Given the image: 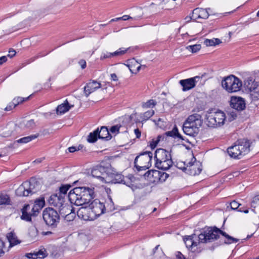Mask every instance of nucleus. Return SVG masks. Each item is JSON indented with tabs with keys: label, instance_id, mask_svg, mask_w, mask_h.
Instances as JSON below:
<instances>
[{
	"label": "nucleus",
	"instance_id": "obj_46",
	"mask_svg": "<svg viewBox=\"0 0 259 259\" xmlns=\"http://www.w3.org/2000/svg\"><path fill=\"white\" fill-rule=\"evenodd\" d=\"M168 177V174L165 172L161 173L160 172V174L159 176H157L156 179H158L160 181H165Z\"/></svg>",
	"mask_w": 259,
	"mask_h": 259
},
{
	"label": "nucleus",
	"instance_id": "obj_9",
	"mask_svg": "<svg viewBox=\"0 0 259 259\" xmlns=\"http://www.w3.org/2000/svg\"><path fill=\"white\" fill-rule=\"evenodd\" d=\"M183 170L186 173L191 176L199 175L202 170L201 163L196 160L195 157H193L191 161L189 162L186 166L183 168Z\"/></svg>",
	"mask_w": 259,
	"mask_h": 259
},
{
	"label": "nucleus",
	"instance_id": "obj_11",
	"mask_svg": "<svg viewBox=\"0 0 259 259\" xmlns=\"http://www.w3.org/2000/svg\"><path fill=\"white\" fill-rule=\"evenodd\" d=\"M48 201L50 205L58 208L60 212L63 207L68 205L65 204L64 197L58 194L51 195L48 199Z\"/></svg>",
	"mask_w": 259,
	"mask_h": 259
},
{
	"label": "nucleus",
	"instance_id": "obj_44",
	"mask_svg": "<svg viewBox=\"0 0 259 259\" xmlns=\"http://www.w3.org/2000/svg\"><path fill=\"white\" fill-rule=\"evenodd\" d=\"M113 57V53H103L100 57V60H102L107 58H111Z\"/></svg>",
	"mask_w": 259,
	"mask_h": 259
},
{
	"label": "nucleus",
	"instance_id": "obj_32",
	"mask_svg": "<svg viewBox=\"0 0 259 259\" xmlns=\"http://www.w3.org/2000/svg\"><path fill=\"white\" fill-rule=\"evenodd\" d=\"M156 105V102L153 100L150 99L148 100L146 102H143L142 104V107L143 108H152L154 107Z\"/></svg>",
	"mask_w": 259,
	"mask_h": 259
},
{
	"label": "nucleus",
	"instance_id": "obj_2",
	"mask_svg": "<svg viewBox=\"0 0 259 259\" xmlns=\"http://www.w3.org/2000/svg\"><path fill=\"white\" fill-rule=\"evenodd\" d=\"M202 120L201 115L194 113L189 115L184 121L183 130L185 134L190 136H195L202 126Z\"/></svg>",
	"mask_w": 259,
	"mask_h": 259
},
{
	"label": "nucleus",
	"instance_id": "obj_14",
	"mask_svg": "<svg viewBox=\"0 0 259 259\" xmlns=\"http://www.w3.org/2000/svg\"><path fill=\"white\" fill-rule=\"evenodd\" d=\"M202 77L196 76L194 77L189 78L180 80L179 83L183 87V91L190 90L195 87L196 83L198 82Z\"/></svg>",
	"mask_w": 259,
	"mask_h": 259
},
{
	"label": "nucleus",
	"instance_id": "obj_56",
	"mask_svg": "<svg viewBox=\"0 0 259 259\" xmlns=\"http://www.w3.org/2000/svg\"><path fill=\"white\" fill-rule=\"evenodd\" d=\"M259 201V195L255 196L253 197L252 201H251L252 205L253 204H256Z\"/></svg>",
	"mask_w": 259,
	"mask_h": 259
},
{
	"label": "nucleus",
	"instance_id": "obj_6",
	"mask_svg": "<svg viewBox=\"0 0 259 259\" xmlns=\"http://www.w3.org/2000/svg\"><path fill=\"white\" fill-rule=\"evenodd\" d=\"M42 217L46 225L52 228L56 227L59 223L60 215L53 208H45L43 211Z\"/></svg>",
	"mask_w": 259,
	"mask_h": 259
},
{
	"label": "nucleus",
	"instance_id": "obj_63",
	"mask_svg": "<svg viewBox=\"0 0 259 259\" xmlns=\"http://www.w3.org/2000/svg\"><path fill=\"white\" fill-rule=\"evenodd\" d=\"M111 78L112 80H113L114 81H116L118 79L117 76L116 75V74H115V73H112L111 74Z\"/></svg>",
	"mask_w": 259,
	"mask_h": 259
},
{
	"label": "nucleus",
	"instance_id": "obj_45",
	"mask_svg": "<svg viewBox=\"0 0 259 259\" xmlns=\"http://www.w3.org/2000/svg\"><path fill=\"white\" fill-rule=\"evenodd\" d=\"M226 238L227 239V240H225V243L227 244H230L233 242H237L238 241V239H235L229 235H228V236Z\"/></svg>",
	"mask_w": 259,
	"mask_h": 259
},
{
	"label": "nucleus",
	"instance_id": "obj_59",
	"mask_svg": "<svg viewBox=\"0 0 259 259\" xmlns=\"http://www.w3.org/2000/svg\"><path fill=\"white\" fill-rule=\"evenodd\" d=\"M134 133L137 138H139L141 137V132L138 128H136L134 130Z\"/></svg>",
	"mask_w": 259,
	"mask_h": 259
},
{
	"label": "nucleus",
	"instance_id": "obj_38",
	"mask_svg": "<svg viewBox=\"0 0 259 259\" xmlns=\"http://www.w3.org/2000/svg\"><path fill=\"white\" fill-rule=\"evenodd\" d=\"M45 200L44 198H40L39 199H36L34 205L36 206L38 209H41L42 208L45 206Z\"/></svg>",
	"mask_w": 259,
	"mask_h": 259
},
{
	"label": "nucleus",
	"instance_id": "obj_18",
	"mask_svg": "<svg viewBox=\"0 0 259 259\" xmlns=\"http://www.w3.org/2000/svg\"><path fill=\"white\" fill-rule=\"evenodd\" d=\"M61 215L64 217L65 220L67 222L73 221L76 216L73 208H71L69 205L65 206L63 208L61 209L60 212Z\"/></svg>",
	"mask_w": 259,
	"mask_h": 259
},
{
	"label": "nucleus",
	"instance_id": "obj_13",
	"mask_svg": "<svg viewBox=\"0 0 259 259\" xmlns=\"http://www.w3.org/2000/svg\"><path fill=\"white\" fill-rule=\"evenodd\" d=\"M78 217L84 221H92L95 219V215L94 214L89 205L81 207L77 211Z\"/></svg>",
	"mask_w": 259,
	"mask_h": 259
},
{
	"label": "nucleus",
	"instance_id": "obj_26",
	"mask_svg": "<svg viewBox=\"0 0 259 259\" xmlns=\"http://www.w3.org/2000/svg\"><path fill=\"white\" fill-rule=\"evenodd\" d=\"M70 108L71 107L69 106L68 102L66 100L64 103L61 104L57 107L56 111L57 114H61L69 111Z\"/></svg>",
	"mask_w": 259,
	"mask_h": 259
},
{
	"label": "nucleus",
	"instance_id": "obj_49",
	"mask_svg": "<svg viewBox=\"0 0 259 259\" xmlns=\"http://www.w3.org/2000/svg\"><path fill=\"white\" fill-rule=\"evenodd\" d=\"M26 127L31 128H33L35 126V123L33 120L31 119L27 122L25 124Z\"/></svg>",
	"mask_w": 259,
	"mask_h": 259
},
{
	"label": "nucleus",
	"instance_id": "obj_12",
	"mask_svg": "<svg viewBox=\"0 0 259 259\" xmlns=\"http://www.w3.org/2000/svg\"><path fill=\"white\" fill-rule=\"evenodd\" d=\"M89 205L94 214L95 215V219L105 211V205L98 199L94 200Z\"/></svg>",
	"mask_w": 259,
	"mask_h": 259
},
{
	"label": "nucleus",
	"instance_id": "obj_42",
	"mask_svg": "<svg viewBox=\"0 0 259 259\" xmlns=\"http://www.w3.org/2000/svg\"><path fill=\"white\" fill-rule=\"evenodd\" d=\"M29 97H28L26 98H24L20 97H18L17 98H14L13 100V101L14 102V104H15L16 106L19 105L20 103H23L25 101L29 99Z\"/></svg>",
	"mask_w": 259,
	"mask_h": 259
},
{
	"label": "nucleus",
	"instance_id": "obj_19",
	"mask_svg": "<svg viewBox=\"0 0 259 259\" xmlns=\"http://www.w3.org/2000/svg\"><path fill=\"white\" fill-rule=\"evenodd\" d=\"M231 107L238 111L242 110L245 107L244 100L241 97H232L230 101Z\"/></svg>",
	"mask_w": 259,
	"mask_h": 259
},
{
	"label": "nucleus",
	"instance_id": "obj_7",
	"mask_svg": "<svg viewBox=\"0 0 259 259\" xmlns=\"http://www.w3.org/2000/svg\"><path fill=\"white\" fill-rule=\"evenodd\" d=\"M226 119L225 114L221 111L210 113L206 115V124L210 127H217L223 125Z\"/></svg>",
	"mask_w": 259,
	"mask_h": 259
},
{
	"label": "nucleus",
	"instance_id": "obj_43",
	"mask_svg": "<svg viewBox=\"0 0 259 259\" xmlns=\"http://www.w3.org/2000/svg\"><path fill=\"white\" fill-rule=\"evenodd\" d=\"M161 138V136H158L156 138L153 139L152 141L150 143V146L151 148V149H154L158 142L160 141V139Z\"/></svg>",
	"mask_w": 259,
	"mask_h": 259
},
{
	"label": "nucleus",
	"instance_id": "obj_57",
	"mask_svg": "<svg viewBox=\"0 0 259 259\" xmlns=\"http://www.w3.org/2000/svg\"><path fill=\"white\" fill-rule=\"evenodd\" d=\"M15 54H16V51L14 50H13V49L10 50L8 56L10 57V58H12L13 56H14L15 55Z\"/></svg>",
	"mask_w": 259,
	"mask_h": 259
},
{
	"label": "nucleus",
	"instance_id": "obj_47",
	"mask_svg": "<svg viewBox=\"0 0 259 259\" xmlns=\"http://www.w3.org/2000/svg\"><path fill=\"white\" fill-rule=\"evenodd\" d=\"M240 204L236 201H233L230 203V206L232 209L235 210L238 209Z\"/></svg>",
	"mask_w": 259,
	"mask_h": 259
},
{
	"label": "nucleus",
	"instance_id": "obj_53",
	"mask_svg": "<svg viewBox=\"0 0 259 259\" xmlns=\"http://www.w3.org/2000/svg\"><path fill=\"white\" fill-rule=\"evenodd\" d=\"M25 256L29 259H36L35 252L26 253Z\"/></svg>",
	"mask_w": 259,
	"mask_h": 259
},
{
	"label": "nucleus",
	"instance_id": "obj_52",
	"mask_svg": "<svg viewBox=\"0 0 259 259\" xmlns=\"http://www.w3.org/2000/svg\"><path fill=\"white\" fill-rule=\"evenodd\" d=\"M5 246L4 242L0 239V256L4 254L5 252L3 250Z\"/></svg>",
	"mask_w": 259,
	"mask_h": 259
},
{
	"label": "nucleus",
	"instance_id": "obj_24",
	"mask_svg": "<svg viewBox=\"0 0 259 259\" xmlns=\"http://www.w3.org/2000/svg\"><path fill=\"white\" fill-rule=\"evenodd\" d=\"M7 238L11 246L17 245L20 243V241L18 239L14 231H11L8 233L7 235Z\"/></svg>",
	"mask_w": 259,
	"mask_h": 259
},
{
	"label": "nucleus",
	"instance_id": "obj_28",
	"mask_svg": "<svg viewBox=\"0 0 259 259\" xmlns=\"http://www.w3.org/2000/svg\"><path fill=\"white\" fill-rule=\"evenodd\" d=\"M160 174V171L156 170H149L147 171L143 176L145 178H147L148 179H151L152 178H156L157 176H159Z\"/></svg>",
	"mask_w": 259,
	"mask_h": 259
},
{
	"label": "nucleus",
	"instance_id": "obj_61",
	"mask_svg": "<svg viewBox=\"0 0 259 259\" xmlns=\"http://www.w3.org/2000/svg\"><path fill=\"white\" fill-rule=\"evenodd\" d=\"M130 19H133V18L128 15H124L122 17H120V20H122L123 21H126Z\"/></svg>",
	"mask_w": 259,
	"mask_h": 259
},
{
	"label": "nucleus",
	"instance_id": "obj_8",
	"mask_svg": "<svg viewBox=\"0 0 259 259\" xmlns=\"http://www.w3.org/2000/svg\"><path fill=\"white\" fill-rule=\"evenodd\" d=\"M220 229L208 228L198 235L199 242L207 243L217 240L219 237Z\"/></svg>",
	"mask_w": 259,
	"mask_h": 259
},
{
	"label": "nucleus",
	"instance_id": "obj_27",
	"mask_svg": "<svg viewBox=\"0 0 259 259\" xmlns=\"http://www.w3.org/2000/svg\"><path fill=\"white\" fill-rule=\"evenodd\" d=\"M11 200L9 195L0 194V206L11 205Z\"/></svg>",
	"mask_w": 259,
	"mask_h": 259
},
{
	"label": "nucleus",
	"instance_id": "obj_23",
	"mask_svg": "<svg viewBox=\"0 0 259 259\" xmlns=\"http://www.w3.org/2000/svg\"><path fill=\"white\" fill-rule=\"evenodd\" d=\"M98 138L99 139L108 141L112 138L111 134L109 133V131L106 126H102L100 130H98Z\"/></svg>",
	"mask_w": 259,
	"mask_h": 259
},
{
	"label": "nucleus",
	"instance_id": "obj_20",
	"mask_svg": "<svg viewBox=\"0 0 259 259\" xmlns=\"http://www.w3.org/2000/svg\"><path fill=\"white\" fill-rule=\"evenodd\" d=\"M101 87V83L97 81L92 80L87 83L84 87V93L86 97H88Z\"/></svg>",
	"mask_w": 259,
	"mask_h": 259
},
{
	"label": "nucleus",
	"instance_id": "obj_5",
	"mask_svg": "<svg viewBox=\"0 0 259 259\" xmlns=\"http://www.w3.org/2000/svg\"><path fill=\"white\" fill-rule=\"evenodd\" d=\"M242 81L233 75L225 77L222 81V87L228 93L237 92L240 90Z\"/></svg>",
	"mask_w": 259,
	"mask_h": 259
},
{
	"label": "nucleus",
	"instance_id": "obj_36",
	"mask_svg": "<svg viewBox=\"0 0 259 259\" xmlns=\"http://www.w3.org/2000/svg\"><path fill=\"white\" fill-rule=\"evenodd\" d=\"M187 50L191 51L192 53H196L199 51L201 49V45L199 44H196L194 45L188 46L186 47Z\"/></svg>",
	"mask_w": 259,
	"mask_h": 259
},
{
	"label": "nucleus",
	"instance_id": "obj_50",
	"mask_svg": "<svg viewBox=\"0 0 259 259\" xmlns=\"http://www.w3.org/2000/svg\"><path fill=\"white\" fill-rule=\"evenodd\" d=\"M131 63L132 64L131 65V64H127L126 65V66L128 67L130 71L132 72V73H134V69L133 68V66L132 65H135V64H137V62L136 60H135L134 59H133L131 62Z\"/></svg>",
	"mask_w": 259,
	"mask_h": 259
},
{
	"label": "nucleus",
	"instance_id": "obj_29",
	"mask_svg": "<svg viewBox=\"0 0 259 259\" xmlns=\"http://www.w3.org/2000/svg\"><path fill=\"white\" fill-rule=\"evenodd\" d=\"M98 128L95 130L93 132L90 133L88 137L87 141L89 143L95 142L98 138Z\"/></svg>",
	"mask_w": 259,
	"mask_h": 259
},
{
	"label": "nucleus",
	"instance_id": "obj_3",
	"mask_svg": "<svg viewBox=\"0 0 259 259\" xmlns=\"http://www.w3.org/2000/svg\"><path fill=\"white\" fill-rule=\"evenodd\" d=\"M250 143L246 139L238 140L234 145L229 147L227 152L232 158L240 159L250 151Z\"/></svg>",
	"mask_w": 259,
	"mask_h": 259
},
{
	"label": "nucleus",
	"instance_id": "obj_15",
	"mask_svg": "<svg viewBox=\"0 0 259 259\" xmlns=\"http://www.w3.org/2000/svg\"><path fill=\"white\" fill-rule=\"evenodd\" d=\"M91 174L93 177L97 178L101 181L105 183H109V180L107 179V174L106 172L105 167L103 166H97L94 168L91 172Z\"/></svg>",
	"mask_w": 259,
	"mask_h": 259
},
{
	"label": "nucleus",
	"instance_id": "obj_39",
	"mask_svg": "<svg viewBox=\"0 0 259 259\" xmlns=\"http://www.w3.org/2000/svg\"><path fill=\"white\" fill-rule=\"evenodd\" d=\"M70 187V185H62L60 187L59 189L60 192L58 194L62 195L65 197V194L67 193V192L68 191Z\"/></svg>",
	"mask_w": 259,
	"mask_h": 259
},
{
	"label": "nucleus",
	"instance_id": "obj_10",
	"mask_svg": "<svg viewBox=\"0 0 259 259\" xmlns=\"http://www.w3.org/2000/svg\"><path fill=\"white\" fill-rule=\"evenodd\" d=\"M214 15L215 14L210 8L203 9L197 8L193 10L192 15L189 19H193V20H196L199 19H206L209 15Z\"/></svg>",
	"mask_w": 259,
	"mask_h": 259
},
{
	"label": "nucleus",
	"instance_id": "obj_16",
	"mask_svg": "<svg viewBox=\"0 0 259 259\" xmlns=\"http://www.w3.org/2000/svg\"><path fill=\"white\" fill-rule=\"evenodd\" d=\"M152 153L151 152H146L143 154L141 155V159L143 161H145L147 162V164L143 166H138L136 164V161L137 160V159L139 158L140 156H137L135 158L134 163L135 164V166L136 167L137 170L138 171L140 170H145L147 169H148L150 166L151 165V164L150 163V162L151 161L152 158Z\"/></svg>",
	"mask_w": 259,
	"mask_h": 259
},
{
	"label": "nucleus",
	"instance_id": "obj_31",
	"mask_svg": "<svg viewBox=\"0 0 259 259\" xmlns=\"http://www.w3.org/2000/svg\"><path fill=\"white\" fill-rule=\"evenodd\" d=\"M221 42L222 41L219 38H212L211 39H206L204 41V44L206 46H214L221 44Z\"/></svg>",
	"mask_w": 259,
	"mask_h": 259
},
{
	"label": "nucleus",
	"instance_id": "obj_21",
	"mask_svg": "<svg viewBox=\"0 0 259 259\" xmlns=\"http://www.w3.org/2000/svg\"><path fill=\"white\" fill-rule=\"evenodd\" d=\"M29 184L25 183L21 185L16 190V194L19 196H28L29 194H32L35 192L31 187L27 188Z\"/></svg>",
	"mask_w": 259,
	"mask_h": 259
},
{
	"label": "nucleus",
	"instance_id": "obj_30",
	"mask_svg": "<svg viewBox=\"0 0 259 259\" xmlns=\"http://www.w3.org/2000/svg\"><path fill=\"white\" fill-rule=\"evenodd\" d=\"M38 137V134L33 135L27 137L22 138L17 141L18 143H27L28 142L37 138Z\"/></svg>",
	"mask_w": 259,
	"mask_h": 259
},
{
	"label": "nucleus",
	"instance_id": "obj_35",
	"mask_svg": "<svg viewBox=\"0 0 259 259\" xmlns=\"http://www.w3.org/2000/svg\"><path fill=\"white\" fill-rule=\"evenodd\" d=\"M154 114V111L153 110H150L144 113L141 115V118L143 120L146 121L152 117Z\"/></svg>",
	"mask_w": 259,
	"mask_h": 259
},
{
	"label": "nucleus",
	"instance_id": "obj_34",
	"mask_svg": "<svg viewBox=\"0 0 259 259\" xmlns=\"http://www.w3.org/2000/svg\"><path fill=\"white\" fill-rule=\"evenodd\" d=\"M35 254L37 258H44L48 255L47 252L45 248H42L39 250L38 251L35 252Z\"/></svg>",
	"mask_w": 259,
	"mask_h": 259
},
{
	"label": "nucleus",
	"instance_id": "obj_55",
	"mask_svg": "<svg viewBox=\"0 0 259 259\" xmlns=\"http://www.w3.org/2000/svg\"><path fill=\"white\" fill-rule=\"evenodd\" d=\"M78 64L80 65L82 69H84L86 67V61L83 59L79 60L78 62Z\"/></svg>",
	"mask_w": 259,
	"mask_h": 259
},
{
	"label": "nucleus",
	"instance_id": "obj_37",
	"mask_svg": "<svg viewBox=\"0 0 259 259\" xmlns=\"http://www.w3.org/2000/svg\"><path fill=\"white\" fill-rule=\"evenodd\" d=\"M167 135L168 136H171V137L176 136L179 139L184 140L183 137L179 133L178 130L176 127L174 128V129L172 130V131L168 132L167 133Z\"/></svg>",
	"mask_w": 259,
	"mask_h": 259
},
{
	"label": "nucleus",
	"instance_id": "obj_48",
	"mask_svg": "<svg viewBox=\"0 0 259 259\" xmlns=\"http://www.w3.org/2000/svg\"><path fill=\"white\" fill-rule=\"evenodd\" d=\"M15 107L16 105L14 104V102L12 101V102L10 103L5 108V110L7 111H9L12 110Z\"/></svg>",
	"mask_w": 259,
	"mask_h": 259
},
{
	"label": "nucleus",
	"instance_id": "obj_58",
	"mask_svg": "<svg viewBox=\"0 0 259 259\" xmlns=\"http://www.w3.org/2000/svg\"><path fill=\"white\" fill-rule=\"evenodd\" d=\"M177 259H186L184 255L182 254L180 252H178L176 254Z\"/></svg>",
	"mask_w": 259,
	"mask_h": 259
},
{
	"label": "nucleus",
	"instance_id": "obj_40",
	"mask_svg": "<svg viewBox=\"0 0 259 259\" xmlns=\"http://www.w3.org/2000/svg\"><path fill=\"white\" fill-rule=\"evenodd\" d=\"M128 49V48H119L118 50L113 53V57L120 56L124 55L127 52Z\"/></svg>",
	"mask_w": 259,
	"mask_h": 259
},
{
	"label": "nucleus",
	"instance_id": "obj_60",
	"mask_svg": "<svg viewBox=\"0 0 259 259\" xmlns=\"http://www.w3.org/2000/svg\"><path fill=\"white\" fill-rule=\"evenodd\" d=\"M7 60V57L6 56H2L0 57V65L3 64L4 62H6Z\"/></svg>",
	"mask_w": 259,
	"mask_h": 259
},
{
	"label": "nucleus",
	"instance_id": "obj_4",
	"mask_svg": "<svg viewBox=\"0 0 259 259\" xmlns=\"http://www.w3.org/2000/svg\"><path fill=\"white\" fill-rule=\"evenodd\" d=\"M155 165L160 169L167 170L173 164L170 152L164 149H157L154 153Z\"/></svg>",
	"mask_w": 259,
	"mask_h": 259
},
{
	"label": "nucleus",
	"instance_id": "obj_33",
	"mask_svg": "<svg viewBox=\"0 0 259 259\" xmlns=\"http://www.w3.org/2000/svg\"><path fill=\"white\" fill-rule=\"evenodd\" d=\"M247 88L251 92L254 91L258 86V84L256 82L250 80L248 81L247 84L245 83Z\"/></svg>",
	"mask_w": 259,
	"mask_h": 259
},
{
	"label": "nucleus",
	"instance_id": "obj_62",
	"mask_svg": "<svg viewBox=\"0 0 259 259\" xmlns=\"http://www.w3.org/2000/svg\"><path fill=\"white\" fill-rule=\"evenodd\" d=\"M238 211H240V212H244L245 213H248V210L247 209H244V208H243V207L239 208L238 209Z\"/></svg>",
	"mask_w": 259,
	"mask_h": 259
},
{
	"label": "nucleus",
	"instance_id": "obj_64",
	"mask_svg": "<svg viewBox=\"0 0 259 259\" xmlns=\"http://www.w3.org/2000/svg\"><path fill=\"white\" fill-rule=\"evenodd\" d=\"M220 232L219 233V235L222 234L223 236L225 237L226 238H227L228 236L229 235H228L226 232H223L221 230H220Z\"/></svg>",
	"mask_w": 259,
	"mask_h": 259
},
{
	"label": "nucleus",
	"instance_id": "obj_1",
	"mask_svg": "<svg viewBox=\"0 0 259 259\" xmlns=\"http://www.w3.org/2000/svg\"><path fill=\"white\" fill-rule=\"evenodd\" d=\"M95 188L93 187H78L71 190L68 199L72 204L77 206L88 203L95 197Z\"/></svg>",
	"mask_w": 259,
	"mask_h": 259
},
{
	"label": "nucleus",
	"instance_id": "obj_22",
	"mask_svg": "<svg viewBox=\"0 0 259 259\" xmlns=\"http://www.w3.org/2000/svg\"><path fill=\"white\" fill-rule=\"evenodd\" d=\"M112 181L114 183L123 184L128 187L132 185V180L130 178H124L121 174L116 175Z\"/></svg>",
	"mask_w": 259,
	"mask_h": 259
},
{
	"label": "nucleus",
	"instance_id": "obj_54",
	"mask_svg": "<svg viewBox=\"0 0 259 259\" xmlns=\"http://www.w3.org/2000/svg\"><path fill=\"white\" fill-rule=\"evenodd\" d=\"M40 209H38L36 207L35 205H33V207L31 208V211H32V214L35 215L37 213L39 212Z\"/></svg>",
	"mask_w": 259,
	"mask_h": 259
},
{
	"label": "nucleus",
	"instance_id": "obj_51",
	"mask_svg": "<svg viewBox=\"0 0 259 259\" xmlns=\"http://www.w3.org/2000/svg\"><path fill=\"white\" fill-rule=\"evenodd\" d=\"M80 148H82V146L79 145L78 147L72 146L68 148V150L70 152L72 153L76 151L79 150Z\"/></svg>",
	"mask_w": 259,
	"mask_h": 259
},
{
	"label": "nucleus",
	"instance_id": "obj_17",
	"mask_svg": "<svg viewBox=\"0 0 259 259\" xmlns=\"http://www.w3.org/2000/svg\"><path fill=\"white\" fill-rule=\"evenodd\" d=\"M184 241L187 247L193 252L195 251V249L194 248L201 243L199 242L198 236L196 234L185 236L184 238Z\"/></svg>",
	"mask_w": 259,
	"mask_h": 259
},
{
	"label": "nucleus",
	"instance_id": "obj_25",
	"mask_svg": "<svg viewBox=\"0 0 259 259\" xmlns=\"http://www.w3.org/2000/svg\"><path fill=\"white\" fill-rule=\"evenodd\" d=\"M30 206L29 205H25L22 209V215L21 218L22 220H25L27 222L31 221V214H29L27 211L29 210Z\"/></svg>",
	"mask_w": 259,
	"mask_h": 259
},
{
	"label": "nucleus",
	"instance_id": "obj_41",
	"mask_svg": "<svg viewBox=\"0 0 259 259\" xmlns=\"http://www.w3.org/2000/svg\"><path fill=\"white\" fill-rule=\"evenodd\" d=\"M121 127V125L119 124L112 126L110 128L109 133L110 132L111 133L116 135L119 133V129Z\"/></svg>",
	"mask_w": 259,
	"mask_h": 259
}]
</instances>
